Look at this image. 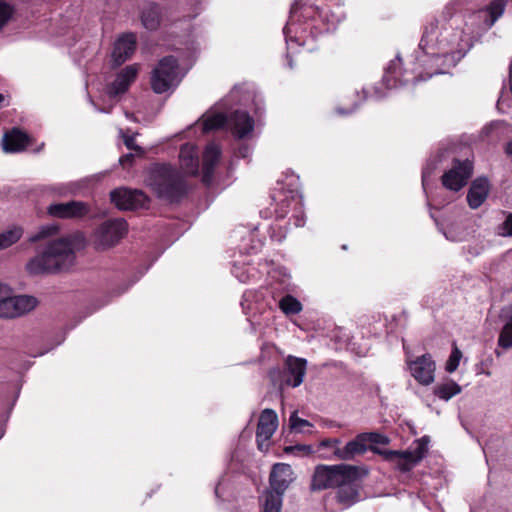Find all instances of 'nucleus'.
Masks as SVG:
<instances>
[{
	"instance_id": "nucleus-1",
	"label": "nucleus",
	"mask_w": 512,
	"mask_h": 512,
	"mask_svg": "<svg viewBox=\"0 0 512 512\" xmlns=\"http://www.w3.org/2000/svg\"><path fill=\"white\" fill-rule=\"evenodd\" d=\"M368 474L366 466L319 464L314 468L310 490L316 492L337 488L338 502L350 506L358 501L360 481Z\"/></svg>"
},
{
	"instance_id": "nucleus-2",
	"label": "nucleus",
	"mask_w": 512,
	"mask_h": 512,
	"mask_svg": "<svg viewBox=\"0 0 512 512\" xmlns=\"http://www.w3.org/2000/svg\"><path fill=\"white\" fill-rule=\"evenodd\" d=\"M428 443L429 437L423 436L415 441V448L405 451L382 449L378 446L366 445L363 434L360 433L343 447L336 448L333 451V456L342 461H350L370 450L374 454L380 455L383 460L394 464L401 472L407 473L425 457L428 451Z\"/></svg>"
},
{
	"instance_id": "nucleus-3",
	"label": "nucleus",
	"mask_w": 512,
	"mask_h": 512,
	"mask_svg": "<svg viewBox=\"0 0 512 512\" xmlns=\"http://www.w3.org/2000/svg\"><path fill=\"white\" fill-rule=\"evenodd\" d=\"M76 253L72 237L48 241L27 264L31 275L57 274L68 271L75 263Z\"/></svg>"
},
{
	"instance_id": "nucleus-4",
	"label": "nucleus",
	"mask_w": 512,
	"mask_h": 512,
	"mask_svg": "<svg viewBox=\"0 0 512 512\" xmlns=\"http://www.w3.org/2000/svg\"><path fill=\"white\" fill-rule=\"evenodd\" d=\"M151 186L158 198L169 203H179L188 190L183 176L170 164H158L152 170Z\"/></svg>"
},
{
	"instance_id": "nucleus-5",
	"label": "nucleus",
	"mask_w": 512,
	"mask_h": 512,
	"mask_svg": "<svg viewBox=\"0 0 512 512\" xmlns=\"http://www.w3.org/2000/svg\"><path fill=\"white\" fill-rule=\"evenodd\" d=\"M470 143V137L464 136L450 145V153L455 154L450 166V190H461L473 176L474 154Z\"/></svg>"
},
{
	"instance_id": "nucleus-6",
	"label": "nucleus",
	"mask_w": 512,
	"mask_h": 512,
	"mask_svg": "<svg viewBox=\"0 0 512 512\" xmlns=\"http://www.w3.org/2000/svg\"><path fill=\"white\" fill-rule=\"evenodd\" d=\"M224 127H228L234 137L240 140L253 131L254 119L247 111L236 109L230 114L222 112L213 113L203 120L204 133H209Z\"/></svg>"
},
{
	"instance_id": "nucleus-7",
	"label": "nucleus",
	"mask_w": 512,
	"mask_h": 512,
	"mask_svg": "<svg viewBox=\"0 0 512 512\" xmlns=\"http://www.w3.org/2000/svg\"><path fill=\"white\" fill-rule=\"evenodd\" d=\"M307 369V360L289 355L283 364V368L270 369L268 376L274 386L283 390L285 386L296 388L303 382Z\"/></svg>"
},
{
	"instance_id": "nucleus-8",
	"label": "nucleus",
	"mask_w": 512,
	"mask_h": 512,
	"mask_svg": "<svg viewBox=\"0 0 512 512\" xmlns=\"http://www.w3.org/2000/svg\"><path fill=\"white\" fill-rule=\"evenodd\" d=\"M178 68L179 63L175 56L168 55L160 59L152 71V90L157 94L167 92L176 81Z\"/></svg>"
},
{
	"instance_id": "nucleus-9",
	"label": "nucleus",
	"mask_w": 512,
	"mask_h": 512,
	"mask_svg": "<svg viewBox=\"0 0 512 512\" xmlns=\"http://www.w3.org/2000/svg\"><path fill=\"white\" fill-rule=\"evenodd\" d=\"M47 214L52 218L74 221H82L96 217L91 205L79 200L52 203L47 207Z\"/></svg>"
},
{
	"instance_id": "nucleus-10",
	"label": "nucleus",
	"mask_w": 512,
	"mask_h": 512,
	"mask_svg": "<svg viewBox=\"0 0 512 512\" xmlns=\"http://www.w3.org/2000/svg\"><path fill=\"white\" fill-rule=\"evenodd\" d=\"M38 300L29 295L0 297V318H15L33 310Z\"/></svg>"
},
{
	"instance_id": "nucleus-11",
	"label": "nucleus",
	"mask_w": 512,
	"mask_h": 512,
	"mask_svg": "<svg viewBox=\"0 0 512 512\" xmlns=\"http://www.w3.org/2000/svg\"><path fill=\"white\" fill-rule=\"evenodd\" d=\"M110 200L119 210H134L145 207L149 202L143 191L124 187L112 190Z\"/></svg>"
},
{
	"instance_id": "nucleus-12",
	"label": "nucleus",
	"mask_w": 512,
	"mask_h": 512,
	"mask_svg": "<svg viewBox=\"0 0 512 512\" xmlns=\"http://www.w3.org/2000/svg\"><path fill=\"white\" fill-rule=\"evenodd\" d=\"M127 232V222L122 219H111L103 222L97 230V243L103 248L116 245Z\"/></svg>"
},
{
	"instance_id": "nucleus-13",
	"label": "nucleus",
	"mask_w": 512,
	"mask_h": 512,
	"mask_svg": "<svg viewBox=\"0 0 512 512\" xmlns=\"http://www.w3.org/2000/svg\"><path fill=\"white\" fill-rule=\"evenodd\" d=\"M136 36L134 33H124L117 38L111 54L112 66H121L129 60L136 50Z\"/></svg>"
},
{
	"instance_id": "nucleus-14",
	"label": "nucleus",
	"mask_w": 512,
	"mask_h": 512,
	"mask_svg": "<svg viewBox=\"0 0 512 512\" xmlns=\"http://www.w3.org/2000/svg\"><path fill=\"white\" fill-rule=\"evenodd\" d=\"M138 68L135 64L128 65L120 70L112 83L107 86V93L110 98H116L125 94L131 84L136 80Z\"/></svg>"
},
{
	"instance_id": "nucleus-15",
	"label": "nucleus",
	"mask_w": 512,
	"mask_h": 512,
	"mask_svg": "<svg viewBox=\"0 0 512 512\" xmlns=\"http://www.w3.org/2000/svg\"><path fill=\"white\" fill-rule=\"evenodd\" d=\"M293 481L294 473L289 464L276 463L272 466L269 475V490L284 494Z\"/></svg>"
},
{
	"instance_id": "nucleus-16",
	"label": "nucleus",
	"mask_w": 512,
	"mask_h": 512,
	"mask_svg": "<svg viewBox=\"0 0 512 512\" xmlns=\"http://www.w3.org/2000/svg\"><path fill=\"white\" fill-rule=\"evenodd\" d=\"M409 369L412 376L423 385H429L434 380L435 364L430 356L422 355L416 360L409 362Z\"/></svg>"
},
{
	"instance_id": "nucleus-17",
	"label": "nucleus",
	"mask_w": 512,
	"mask_h": 512,
	"mask_svg": "<svg viewBox=\"0 0 512 512\" xmlns=\"http://www.w3.org/2000/svg\"><path fill=\"white\" fill-rule=\"evenodd\" d=\"M490 191V183L487 177L480 176L472 181L468 193L467 202L471 209L479 208L487 199Z\"/></svg>"
},
{
	"instance_id": "nucleus-18",
	"label": "nucleus",
	"mask_w": 512,
	"mask_h": 512,
	"mask_svg": "<svg viewBox=\"0 0 512 512\" xmlns=\"http://www.w3.org/2000/svg\"><path fill=\"white\" fill-rule=\"evenodd\" d=\"M221 150L214 144L210 143L206 146L203 153L202 162V182L210 184L214 176L215 167L220 159Z\"/></svg>"
},
{
	"instance_id": "nucleus-19",
	"label": "nucleus",
	"mask_w": 512,
	"mask_h": 512,
	"mask_svg": "<svg viewBox=\"0 0 512 512\" xmlns=\"http://www.w3.org/2000/svg\"><path fill=\"white\" fill-rule=\"evenodd\" d=\"M29 144L28 135L20 129L13 128L4 134L2 147L5 152L15 153L23 151Z\"/></svg>"
},
{
	"instance_id": "nucleus-20",
	"label": "nucleus",
	"mask_w": 512,
	"mask_h": 512,
	"mask_svg": "<svg viewBox=\"0 0 512 512\" xmlns=\"http://www.w3.org/2000/svg\"><path fill=\"white\" fill-rule=\"evenodd\" d=\"M278 427V416L273 409H264L258 420L256 434L258 437L271 438Z\"/></svg>"
},
{
	"instance_id": "nucleus-21",
	"label": "nucleus",
	"mask_w": 512,
	"mask_h": 512,
	"mask_svg": "<svg viewBox=\"0 0 512 512\" xmlns=\"http://www.w3.org/2000/svg\"><path fill=\"white\" fill-rule=\"evenodd\" d=\"M436 29L437 25L434 23H431L429 27H426L419 43V48L422 49L426 54H431L435 62L443 59L445 56V54L440 55V48H438L437 52L433 48L434 40L437 41ZM436 43L439 44L438 42Z\"/></svg>"
},
{
	"instance_id": "nucleus-22",
	"label": "nucleus",
	"mask_w": 512,
	"mask_h": 512,
	"mask_svg": "<svg viewBox=\"0 0 512 512\" xmlns=\"http://www.w3.org/2000/svg\"><path fill=\"white\" fill-rule=\"evenodd\" d=\"M179 158L182 163V166L186 169L188 173L196 174L198 172V156L194 151V148L189 146V144H184L181 146Z\"/></svg>"
},
{
	"instance_id": "nucleus-23",
	"label": "nucleus",
	"mask_w": 512,
	"mask_h": 512,
	"mask_svg": "<svg viewBox=\"0 0 512 512\" xmlns=\"http://www.w3.org/2000/svg\"><path fill=\"white\" fill-rule=\"evenodd\" d=\"M401 64L402 59L400 55H397L395 59L391 60L389 65L385 68L382 82L387 89L396 88L398 84H402L400 79L397 77Z\"/></svg>"
},
{
	"instance_id": "nucleus-24",
	"label": "nucleus",
	"mask_w": 512,
	"mask_h": 512,
	"mask_svg": "<svg viewBox=\"0 0 512 512\" xmlns=\"http://www.w3.org/2000/svg\"><path fill=\"white\" fill-rule=\"evenodd\" d=\"M446 153V148L439 149L438 154L430 158L424 166L422 170V187L426 193L429 185V177L434 173L437 165L446 158Z\"/></svg>"
},
{
	"instance_id": "nucleus-25",
	"label": "nucleus",
	"mask_w": 512,
	"mask_h": 512,
	"mask_svg": "<svg viewBox=\"0 0 512 512\" xmlns=\"http://www.w3.org/2000/svg\"><path fill=\"white\" fill-rule=\"evenodd\" d=\"M505 9L503 0H493L484 10L480 11L485 17V23L492 27L494 23L502 16Z\"/></svg>"
},
{
	"instance_id": "nucleus-26",
	"label": "nucleus",
	"mask_w": 512,
	"mask_h": 512,
	"mask_svg": "<svg viewBox=\"0 0 512 512\" xmlns=\"http://www.w3.org/2000/svg\"><path fill=\"white\" fill-rule=\"evenodd\" d=\"M283 494L267 490L264 494L263 512H281Z\"/></svg>"
},
{
	"instance_id": "nucleus-27",
	"label": "nucleus",
	"mask_w": 512,
	"mask_h": 512,
	"mask_svg": "<svg viewBox=\"0 0 512 512\" xmlns=\"http://www.w3.org/2000/svg\"><path fill=\"white\" fill-rule=\"evenodd\" d=\"M279 307L286 315H295L302 310L301 302L290 294L281 298Z\"/></svg>"
},
{
	"instance_id": "nucleus-28",
	"label": "nucleus",
	"mask_w": 512,
	"mask_h": 512,
	"mask_svg": "<svg viewBox=\"0 0 512 512\" xmlns=\"http://www.w3.org/2000/svg\"><path fill=\"white\" fill-rule=\"evenodd\" d=\"M141 22L146 29L150 31L156 30L160 25L158 11L153 7L143 10L141 13Z\"/></svg>"
},
{
	"instance_id": "nucleus-29",
	"label": "nucleus",
	"mask_w": 512,
	"mask_h": 512,
	"mask_svg": "<svg viewBox=\"0 0 512 512\" xmlns=\"http://www.w3.org/2000/svg\"><path fill=\"white\" fill-rule=\"evenodd\" d=\"M498 346L505 350L512 348V315L508 318L500 331Z\"/></svg>"
},
{
	"instance_id": "nucleus-30",
	"label": "nucleus",
	"mask_w": 512,
	"mask_h": 512,
	"mask_svg": "<svg viewBox=\"0 0 512 512\" xmlns=\"http://www.w3.org/2000/svg\"><path fill=\"white\" fill-rule=\"evenodd\" d=\"M58 232H59V225H57V224L44 225V226H41L36 233H34L33 235H31L29 237V241L32 243H35V242L47 239L51 236H54V235L58 234Z\"/></svg>"
},
{
	"instance_id": "nucleus-31",
	"label": "nucleus",
	"mask_w": 512,
	"mask_h": 512,
	"mask_svg": "<svg viewBox=\"0 0 512 512\" xmlns=\"http://www.w3.org/2000/svg\"><path fill=\"white\" fill-rule=\"evenodd\" d=\"M22 236V230L20 228H13L0 233V250L7 248L16 243Z\"/></svg>"
},
{
	"instance_id": "nucleus-32",
	"label": "nucleus",
	"mask_w": 512,
	"mask_h": 512,
	"mask_svg": "<svg viewBox=\"0 0 512 512\" xmlns=\"http://www.w3.org/2000/svg\"><path fill=\"white\" fill-rule=\"evenodd\" d=\"M311 7H306L305 4L303 3V0H295L293 2V4L291 5V8H290V15H289V20L286 24V26L284 27L283 29V33L287 36L288 34V31H289V25L293 24L295 19H296V16H297V13L300 11V10H303L304 13L302 14L303 16H308V12L307 10L310 9Z\"/></svg>"
},
{
	"instance_id": "nucleus-33",
	"label": "nucleus",
	"mask_w": 512,
	"mask_h": 512,
	"mask_svg": "<svg viewBox=\"0 0 512 512\" xmlns=\"http://www.w3.org/2000/svg\"><path fill=\"white\" fill-rule=\"evenodd\" d=\"M14 14L15 7L5 0H0V31L10 22Z\"/></svg>"
},
{
	"instance_id": "nucleus-34",
	"label": "nucleus",
	"mask_w": 512,
	"mask_h": 512,
	"mask_svg": "<svg viewBox=\"0 0 512 512\" xmlns=\"http://www.w3.org/2000/svg\"><path fill=\"white\" fill-rule=\"evenodd\" d=\"M362 434L366 445H387L390 442L387 436L377 432H363Z\"/></svg>"
},
{
	"instance_id": "nucleus-35",
	"label": "nucleus",
	"mask_w": 512,
	"mask_h": 512,
	"mask_svg": "<svg viewBox=\"0 0 512 512\" xmlns=\"http://www.w3.org/2000/svg\"><path fill=\"white\" fill-rule=\"evenodd\" d=\"M289 425L290 429L296 432H303L305 427H312L308 420L299 418L296 411L290 415Z\"/></svg>"
},
{
	"instance_id": "nucleus-36",
	"label": "nucleus",
	"mask_w": 512,
	"mask_h": 512,
	"mask_svg": "<svg viewBox=\"0 0 512 512\" xmlns=\"http://www.w3.org/2000/svg\"><path fill=\"white\" fill-rule=\"evenodd\" d=\"M462 358V352L457 346H453L450 354V374L453 373L459 366V362Z\"/></svg>"
},
{
	"instance_id": "nucleus-37",
	"label": "nucleus",
	"mask_w": 512,
	"mask_h": 512,
	"mask_svg": "<svg viewBox=\"0 0 512 512\" xmlns=\"http://www.w3.org/2000/svg\"><path fill=\"white\" fill-rule=\"evenodd\" d=\"M341 444V440L339 438H333V439H324L320 442L319 447L320 448H331L336 450V448H341L339 445Z\"/></svg>"
},
{
	"instance_id": "nucleus-38",
	"label": "nucleus",
	"mask_w": 512,
	"mask_h": 512,
	"mask_svg": "<svg viewBox=\"0 0 512 512\" xmlns=\"http://www.w3.org/2000/svg\"><path fill=\"white\" fill-rule=\"evenodd\" d=\"M431 217L435 221L436 226L438 227V230L445 236L446 239H448V232L446 230L444 221L440 219L438 215L434 212H430Z\"/></svg>"
},
{
	"instance_id": "nucleus-39",
	"label": "nucleus",
	"mask_w": 512,
	"mask_h": 512,
	"mask_svg": "<svg viewBox=\"0 0 512 512\" xmlns=\"http://www.w3.org/2000/svg\"><path fill=\"white\" fill-rule=\"evenodd\" d=\"M284 450H285L286 453H289V452H291L293 450L302 451V452H305L306 454H310V453L313 452L312 446H310V445H301V444H297L295 446H288Z\"/></svg>"
},
{
	"instance_id": "nucleus-40",
	"label": "nucleus",
	"mask_w": 512,
	"mask_h": 512,
	"mask_svg": "<svg viewBox=\"0 0 512 512\" xmlns=\"http://www.w3.org/2000/svg\"><path fill=\"white\" fill-rule=\"evenodd\" d=\"M124 144L129 150L142 151V148L136 144L134 136H125Z\"/></svg>"
},
{
	"instance_id": "nucleus-41",
	"label": "nucleus",
	"mask_w": 512,
	"mask_h": 512,
	"mask_svg": "<svg viewBox=\"0 0 512 512\" xmlns=\"http://www.w3.org/2000/svg\"><path fill=\"white\" fill-rule=\"evenodd\" d=\"M503 229L505 232L502 235L505 236H512V213H509L505 219V221L502 224Z\"/></svg>"
},
{
	"instance_id": "nucleus-42",
	"label": "nucleus",
	"mask_w": 512,
	"mask_h": 512,
	"mask_svg": "<svg viewBox=\"0 0 512 512\" xmlns=\"http://www.w3.org/2000/svg\"><path fill=\"white\" fill-rule=\"evenodd\" d=\"M436 395L445 401H448V383L441 384L437 390Z\"/></svg>"
},
{
	"instance_id": "nucleus-43",
	"label": "nucleus",
	"mask_w": 512,
	"mask_h": 512,
	"mask_svg": "<svg viewBox=\"0 0 512 512\" xmlns=\"http://www.w3.org/2000/svg\"><path fill=\"white\" fill-rule=\"evenodd\" d=\"M250 147L247 144H240L237 148L235 155L239 158H246L249 156Z\"/></svg>"
},
{
	"instance_id": "nucleus-44",
	"label": "nucleus",
	"mask_w": 512,
	"mask_h": 512,
	"mask_svg": "<svg viewBox=\"0 0 512 512\" xmlns=\"http://www.w3.org/2000/svg\"><path fill=\"white\" fill-rule=\"evenodd\" d=\"M270 438H265L264 436L262 437H258V434H256V443H257V447L260 451L264 452V451H267L268 450V447H269V444H268V441H269Z\"/></svg>"
},
{
	"instance_id": "nucleus-45",
	"label": "nucleus",
	"mask_w": 512,
	"mask_h": 512,
	"mask_svg": "<svg viewBox=\"0 0 512 512\" xmlns=\"http://www.w3.org/2000/svg\"><path fill=\"white\" fill-rule=\"evenodd\" d=\"M134 154L128 153L120 157L119 162L122 166L132 165L134 161Z\"/></svg>"
},
{
	"instance_id": "nucleus-46",
	"label": "nucleus",
	"mask_w": 512,
	"mask_h": 512,
	"mask_svg": "<svg viewBox=\"0 0 512 512\" xmlns=\"http://www.w3.org/2000/svg\"><path fill=\"white\" fill-rule=\"evenodd\" d=\"M462 388L456 382L450 380V398L459 394Z\"/></svg>"
},
{
	"instance_id": "nucleus-47",
	"label": "nucleus",
	"mask_w": 512,
	"mask_h": 512,
	"mask_svg": "<svg viewBox=\"0 0 512 512\" xmlns=\"http://www.w3.org/2000/svg\"><path fill=\"white\" fill-rule=\"evenodd\" d=\"M359 103L360 102H355L352 106V108H350L349 110H346L344 108H341V107H338L336 109V112L339 114V115H348L350 113H352L353 111H355L357 109V107L359 106Z\"/></svg>"
},
{
	"instance_id": "nucleus-48",
	"label": "nucleus",
	"mask_w": 512,
	"mask_h": 512,
	"mask_svg": "<svg viewBox=\"0 0 512 512\" xmlns=\"http://www.w3.org/2000/svg\"><path fill=\"white\" fill-rule=\"evenodd\" d=\"M441 182H442V186L445 189H448V170H444V172L441 176Z\"/></svg>"
},
{
	"instance_id": "nucleus-49",
	"label": "nucleus",
	"mask_w": 512,
	"mask_h": 512,
	"mask_svg": "<svg viewBox=\"0 0 512 512\" xmlns=\"http://www.w3.org/2000/svg\"><path fill=\"white\" fill-rule=\"evenodd\" d=\"M55 192H57L60 196H65L68 193V190L65 187H57L53 189Z\"/></svg>"
},
{
	"instance_id": "nucleus-50",
	"label": "nucleus",
	"mask_w": 512,
	"mask_h": 512,
	"mask_svg": "<svg viewBox=\"0 0 512 512\" xmlns=\"http://www.w3.org/2000/svg\"><path fill=\"white\" fill-rule=\"evenodd\" d=\"M505 152H506V154H507L509 157H512V141H509V142L506 144Z\"/></svg>"
},
{
	"instance_id": "nucleus-51",
	"label": "nucleus",
	"mask_w": 512,
	"mask_h": 512,
	"mask_svg": "<svg viewBox=\"0 0 512 512\" xmlns=\"http://www.w3.org/2000/svg\"><path fill=\"white\" fill-rule=\"evenodd\" d=\"M446 71L445 70H442V69H436L433 73H429L428 74V78H430L432 75L434 74H445Z\"/></svg>"
},
{
	"instance_id": "nucleus-52",
	"label": "nucleus",
	"mask_w": 512,
	"mask_h": 512,
	"mask_svg": "<svg viewBox=\"0 0 512 512\" xmlns=\"http://www.w3.org/2000/svg\"><path fill=\"white\" fill-rule=\"evenodd\" d=\"M237 92V87L235 86L233 90L230 92L229 97L234 98L235 93Z\"/></svg>"
},
{
	"instance_id": "nucleus-53",
	"label": "nucleus",
	"mask_w": 512,
	"mask_h": 512,
	"mask_svg": "<svg viewBox=\"0 0 512 512\" xmlns=\"http://www.w3.org/2000/svg\"><path fill=\"white\" fill-rule=\"evenodd\" d=\"M6 289V286L0 283V297L4 293V290Z\"/></svg>"
},
{
	"instance_id": "nucleus-54",
	"label": "nucleus",
	"mask_w": 512,
	"mask_h": 512,
	"mask_svg": "<svg viewBox=\"0 0 512 512\" xmlns=\"http://www.w3.org/2000/svg\"><path fill=\"white\" fill-rule=\"evenodd\" d=\"M287 58H288V65H289V67L292 69V68H293V61H292V59L289 57V55H287Z\"/></svg>"
},
{
	"instance_id": "nucleus-55",
	"label": "nucleus",
	"mask_w": 512,
	"mask_h": 512,
	"mask_svg": "<svg viewBox=\"0 0 512 512\" xmlns=\"http://www.w3.org/2000/svg\"><path fill=\"white\" fill-rule=\"evenodd\" d=\"M464 55H465V52H458V53H457V60H459L460 58H462Z\"/></svg>"
},
{
	"instance_id": "nucleus-56",
	"label": "nucleus",
	"mask_w": 512,
	"mask_h": 512,
	"mask_svg": "<svg viewBox=\"0 0 512 512\" xmlns=\"http://www.w3.org/2000/svg\"><path fill=\"white\" fill-rule=\"evenodd\" d=\"M375 94L377 95V98H382L384 95H380L378 89H375Z\"/></svg>"
},
{
	"instance_id": "nucleus-57",
	"label": "nucleus",
	"mask_w": 512,
	"mask_h": 512,
	"mask_svg": "<svg viewBox=\"0 0 512 512\" xmlns=\"http://www.w3.org/2000/svg\"><path fill=\"white\" fill-rule=\"evenodd\" d=\"M444 369L445 371H448V360H446L444 363Z\"/></svg>"
},
{
	"instance_id": "nucleus-58",
	"label": "nucleus",
	"mask_w": 512,
	"mask_h": 512,
	"mask_svg": "<svg viewBox=\"0 0 512 512\" xmlns=\"http://www.w3.org/2000/svg\"><path fill=\"white\" fill-rule=\"evenodd\" d=\"M4 101V95L0 93V104Z\"/></svg>"
},
{
	"instance_id": "nucleus-59",
	"label": "nucleus",
	"mask_w": 512,
	"mask_h": 512,
	"mask_svg": "<svg viewBox=\"0 0 512 512\" xmlns=\"http://www.w3.org/2000/svg\"><path fill=\"white\" fill-rule=\"evenodd\" d=\"M362 92H363L364 96H363V98L361 99V101H364V100L366 99V91H365V90H363Z\"/></svg>"
},
{
	"instance_id": "nucleus-60",
	"label": "nucleus",
	"mask_w": 512,
	"mask_h": 512,
	"mask_svg": "<svg viewBox=\"0 0 512 512\" xmlns=\"http://www.w3.org/2000/svg\"><path fill=\"white\" fill-rule=\"evenodd\" d=\"M271 197H272V200H273V201H275V202L277 201V197H276V195H272Z\"/></svg>"
},
{
	"instance_id": "nucleus-61",
	"label": "nucleus",
	"mask_w": 512,
	"mask_h": 512,
	"mask_svg": "<svg viewBox=\"0 0 512 512\" xmlns=\"http://www.w3.org/2000/svg\"><path fill=\"white\" fill-rule=\"evenodd\" d=\"M280 201H281L282 203L287 202V197H285L284 199H281Z\"/></svg>"
},
{
	"instance_id": "nucleus-62",
	"label": "nucleus",
	"mask_w": 512,
	"mask_h": 512,
	"mask_svg": "<svg viewBox=\"0 0 512 512\" xmlns=\"http://www.w3.org/2000/svg\"><path fill=\"white\" fill-rule=\"evenodd\" d=\"M215 494H216L217 497L219 496L218 495V487L215 488Z\"/></svg>"
},
{
	"instance_id": "nucleus-63",
	"label": "nucleus",
	"mask_w": 512,
	"mask_h": 512,
	"mask_svg": "<svg viewBox=\"0 0 512 512\" xmlns=\"http://www.w3.org/2000/svg\"><path fill=\"white\" fill-rule=\"evenodd\" d=\"M285 212L286 211H282L281 214H280V217H283Z\"/></svg>"
}]
</instances>
